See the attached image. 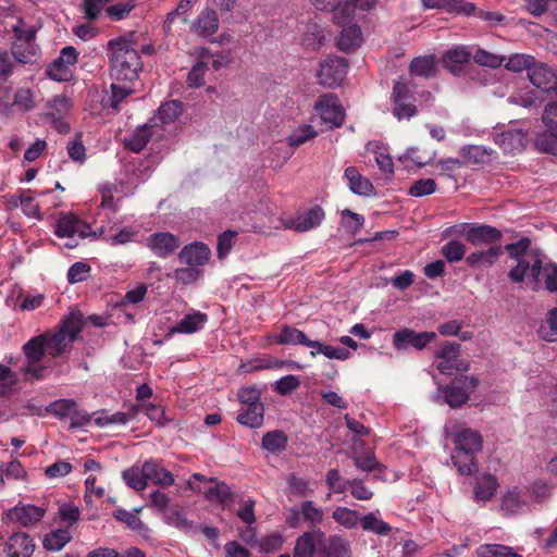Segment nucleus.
Segmentation results:
<instances>
[{
    "instance_id": "nucleus-1",
    "label": "nucleus",
    "mask_w": 557,
    "mask_h": 557,
    "mask_svg": "<svg viewBox=\"0 0 557 557\" xmlns=\"http://www.w3.org/2000/svg\"><path fill=\"white\" fill-rule=\"evenodd\" d=\"M107 49L112 83L111 92L102 102L104 107L117 111L122 101L134 92L133 85L143 69V62L136 47L126 37L109 40Z\"/></svg>"
},
{
    "instance_id": "nucleus-2",
    "label": "nucleus",
    "mask_w": 557,
    "mask_h": 557,
    "mask_svg": "<svg viewBox=\"0 0 557 557\" xmlns=\"http://www.w3.org/2000/svg\"><path fill=\"white\" fill-rule=\"evenodd\" d=\"M72 344L71 337L59 330L50 335L40 334L32 337L22 347L25 361L20 371L24 379L29 382L45 380L49 369L44 362L46 352L51 357H60L71 349Z\"/></svg>"
},
{
    "instance_id": "nucleus-3",
    "label": "nucleus",
    "mask_w": 557,
    "mask_h": 557,
    "mask_svg": "<svg viewBox=\"0 0 557 557\" xmlns=\"http://www.w3.org/2000/svg\"><path fill=\"white\" fill-rule=\"evenodd\" d=\"M445 433L454 444L450 459L460 475H472L479 469L478 454L482 450L483 437L476 430L456 423L445 425Z\"/></svg>"
},
{
    "instance_id": "nucleus-4",
    "label": "nucleus",
    "mask_w": 557,
    "mask_h": 557,
    "mask_svg": "<svg viewBox=\"0 0 557 557\" xmlns=\"http://www.w3.org/2000/svg\"><path fill=\"white\" fill-rule=\"evenodd\" d=\"M531 240L527 237L517 243L508 244L506 251L517 263L508 273V277L513 283H521L524 278L531 283L533 290L541 287L540 280V253L529 250Z\"/></svg>"
},
{
    "instance_id": "nucleus-5",
    "label": "nucleus",
    "mask_w": 557,
    "mask_h": 557,
    "mask_svg": "<svg viewBox=\"0 0 557 557\" xmlns=\"http://www.w3.org/2000/svg\"><path fill=\"white\" fill-rule=\"evenodd\" d=\"M348 64L344 58L330 57L320 63L318 83L324 87L338 86L347 74Z\"/></svg>"
},
{
    "instance_id": "nucleus-6",
    "label": "nucleus",
    "mask_w": 557,
    "mask_h": 557,
    "mask_svg": "<svg viewBox=\"0 0 557 557\" xmlns=\"http://www.w3.org/2000/svg\"><path fill=\"white\" fill-rule=\"evenodd\" d=\"M478 385V380L470 376L456 377L449 385L441 388L445 401L451 407L466 404Z\"/></svg>"
},
{
    "instance_id": "nucleus-7",
    "label": "nucleus",
    "mask_w": 557,
    "mask_h": 557,
    "mask_svg": "<svg viewBox=\"0 0 557 557\" xmlns=\"http://www.w3.org/2000/svg\"><path fill=\"white\" fill-rule=\"evenodd\" d=\"M335 22L343 28L337 46L344 52L354 51L362 42V33L357 24L351 23L352 15L337 13L334 15Z\"/></svg>"
},
{
    "instance_id": "nucleus-8",
    "label": "nucleus",
    "mask_w": 557,
    "mask_h": 557,
    "mask_svg": "<svg viewBox=\"0 0 557 557\" xmlns=\"http://www.w3.org/2000/svg\"><path fill=\"white\" fill-rule=\"evenodd\" d=\"M436 333L434 332H416L412 329L404 327L393 334V346L396 350H408L410 347L422 350L434 341Z\"/></svg>"
},
{
    "instance_id": "nucleus-9",
    "label": "nucleus",
    "mask_w": 557,
    "mask_h": 557,
    "mask_svg": "<svg viewBox=\"0 0 557 557\" xmlns=\"http://www.w3.org/2000/svg\"><path fill=\"white\" fill-rule=\"evenodd\" d=\"M54 233L58 237L69 239L65 243L67 248H74L78 245L76 237L85 238L88 236L89 225L73 215H63L57 221Z\"/></svg>"
},
{
    "instance_id": "nucleus-10",
    "label": "nucleus",
    "mask_w": 557,
    "mask_h": 557,
    "mask_svg": "<svg viewBox=\"0 0 557 557\" xmlns=\"http://www.w3.org/2000/svg\"><path fill=\"white\" fill-rule=\"evenodd\" d=\"M314 109L321 120L332 126L338 127L343 124L345 113L338 98L333 94H326L319 98Z\"/></svg>"
},
{
    "instance_id": "nucleus-11",
    "label": "nucleus",
    "mask_w": 557,
    "mask_h": 557,
    "mask_svg": "<svg viewBox=\"0 0 557 557\" xmlns=\"http://www.w3.org/2000/svg\"><path fill=\"white\" fill-rule=\"evenodd\" d=\"M325 213L321 207L314 206L302 212H298L295 216L283 220L285 228L297 232H307L318 227L324 220Z\"/></svg>"
},
{
    "instance_id": "nucleus-12",
    "label": "nucleus",
    "mask_w": 557,
    "mask_h": 557,
    "mask_svg": "<svg viewBox=\"0 0 557 557\" xmlns=\"http://www.w3.org/2000/svg\"><path fill=\"white\" fill-rule=\"evenodd\" d=\"M78 53L72 46L64 47L60 55L48 66L47 75L57 82H66L72 73L71 65L77 62Z\"/></svg>"
},
{
    "instance_id": "nucleus-13",
    "label": "nucleus",
    "mask_w": 557,
    "mask_h": 557,
    "mask_svg": "<svg viewBox=\"0 0 557 557\" xmlns=\"http://www.w3.org/2000/svg\"><path fill=\"white\" fill-rule=\"evenodd\" d=\"M494 141L505 153L516 154L524 149L528 134L521 128H508L496 134Z\"/></svg>"
},
{
    "instance_id": "nucleus-14",
    "label": "nucleus",
    "mask_w": 557,
    "mask_h": 557,
    "mask_svg": "<svg viewBox=\"0 0 557 557\" xmlns=\"http://www.w3.org/2000/svg\"><path fill=\"white\" fill-rule=\"evenodd\" d=\"M318 557H352L350 542L342 535L332 534L320 543Z\"/></svg>"
},
{
    "instance_id": "nucleus-15",
    "label": "nucleus",
    "mask_w": 557,
    "mask_h": 557,
    "mask_svg": "<svg viewBox=\"0 0 557 557\" xmlns=\"http://www.w3.org/2000/svg\"><path fill=\"white\" fill-rule=\"evenodd\" d=\"M34 550V541L25 532L13 533L5 542L3 549L8 557H30Z\"/></svg>"
},
{
    "instance_id": "nucleus-16",
    "label": "nucleus",
    "mask_w": 557,
    "mask_h": 557,
    "mask_svg": "<svg viewBox=\"0 0 557 557\" xmlns=\"http://www.w3.org/2000/svg\"><path fill=\"white\" fill-rule=\"evenodd\" d=\"M44 515L45 509L34 505H16L7 511V518L22 527H30L37 523Z\"/></svg>"
},
{
    "instance_id": "nucleus-17",
    "label": "nucleus",
    "mask_w": 557,
    "mask_h": 557,
    "mask_svg": "<svg viewBox=\"0 0 557 557\" xmlns=\"http://www.w3.org/2000/svg\"><path fill=\"white\" fill-rule=\"evenodd\" d=\"M219 17L213 9H203L195 18L190 26V30L201 38L213 36L219 29Z\"/></svg>"
},
{
    "instance_id": "nucleus-18",
    "label": "nucleus",
    "mask_w": 557,
    "mask_h": 557,
    "mask_svg": "<svg viewBox=\"0 0 557 557\" xmlns=\"http://www.w3.org/2000/svg\"><path fill=\"white\" fill-rule=\"evenodd\" d=\"M180 244L177 236L166 232L153 233L147 242L148 247L160 258L171 256L180 247Z\"/></svg>"
},
{
    "instance_id": "nucleus-19",
    "label": "nucleus",
    "mask_w": 557,
    "mask_h": 557,
    "mask_svg": "<svg viewBox=\"0 0 557 557\" xmlns=\"http://www.w3.org/2000/svg\"><path fill=\"white\" fill-rule=\"evenodd\" d=\"M143 472L147 482L150 481L162 487H170L175 483L174 475L158 459L150 458L146 460L143 463Z\"/></svg>"
},
{
    "instance_id": "nucleus-20",
    "label": "nucleus",
    "mask_w": 557,
    "mask_h": 557,
    "mask_svg": "<svg viewBox=\"0 0 557 557\" xmlns=\"http://www.w3.org/2000/svg\"><path fill=\"white\" fill-rule=\"evenodd\" d=\"M325 534L320 528L302 533L296 540L294 557H312L317 552V546L320 547V543H322Z\"/></svg>"
},
{
    "instance_id": "nucleus-21",
    "label": "nucleus",
    "mask_w": 557,
    "mask_h": 557,
    "mask_svg": "<svg viewBox=\"0 0 557 557\" xmlns=\"http://www.w3.org/2000/svg\"><path fill=\"white\" fill-rule=\"evenodd\" d=\"M502 239V232L487 224L471 223L468 232V243L473 246L492 245Z\"/></svg>"
},
{
    "instance_id": "nucleus-22",
    "label": "nucleus",
    "mask_w": 557,
    "mask_h": 557,
    "mask_svg": "<svg viewBox=\"0 0 557 557\" xmlns=\"http://www.w3.org/2000/svg\"><path fill=\"white\" fill-rule=\"evenodd\" d=\"M211 256V250L206 244L191 243L183 247L178 253V259L182 263L191 267H199L206 264Z\"/></svg>"
},
{
    "instance_id": "nucleus-23",
    "label": "nucleus",
    "mask_w": 557,
    "mask_h": 557,
    "mask_svg": "<svg viewBox=\"0 0 557 557\" xmlns=\"http://www.w3.org/2000/svg\"><path fill=\"white\" fill-rule=\"evenodd\" d=\"M345 177L348 181L349 189L357 195L370 197L375 195L373 184L367 177L362 176L357 168L348 166L345 170Z\"/></svg>"
},
{
    "instance_id": "nucleus-24",
    "label": "nucleus",
    "mask_w": 557,
    "mask_h": 557,
    "mask_svg": "<svg viewBox=\"0 0 557 557\" xmlns=\"http://www.w3.org/2000/svg\"><path fill=\"white\" fill-rule=\"evenodd\" d=\"M498 487L497 479L490 473H483L475 478L473 493L476 502L490 500Z\"/></svg>"
},
{
    "instance_id": "nucleus-25",
    "label": "nucleus",
    "mask_w": 557,
    "mask_h": 557,
    "mask_svg": "<svg viewBox=\"0 0 557 557\" xmlns=\"http://www.w3.org/2000/svg\"><path fill=\"white\" fill-rule=\"evenodd\" d=\"M500 246H491L486 250H478L466 258V262L471 268H488L496 262L502 255Z\"/></svg>"
},
{
    "instance_id": "nucleus-26",
    "label": "nucleus",
    "mask_w": 557,
    "mask_h": 557,
    "mask_svg": "<svg viewBox=\"0 0 557 557\" xmlns=\"http://www.w3.org/2000/svg\"><path fill=\"white\" fill-rule=\"evenodd\" d=\"M208 321V315L200 311H193L186 314L172 329V332L181 334H193L200 331Z\"/></svg>"
},
{
    "instance_id": "nucleus-27",
    "label": "nucleus",
    "mask_w": 557,
    "mask_h": 557,
    "mask_svg": "<svg viewBox=\"0 0 557 557\" xmlns=\"http://www.w3.org/2000/svg\"><path fill=\"white\" fill-rule=\"evenodd\" d=\"M39 47L36 41L13 42L11 53L21 64L35 63L39 57Z\"/></svg>"
},
{
    "instance_id": "nucleus-28",
    "label": "nucleus",
    "mask_w": 557,
    "mask_h": 557,
    "mask_svg": "<svg viewBox=\"0 0 557 557\" xmlns=\"http://www.w3.org/2000/svg\"><path fill=\"white\" fill-rule=\"evenodd\" d=\"M471 57L472 53L467 47H456L444 54L443 62L446 69L457 74L461 71L462 65L469 62Z\"/></svg>"
},
{
    "instance_id": "nucleus-29",
    "label": "nucleus",
    "mask_w": 557,
    "mask_h": 557,
    "mask_svg": "<svg viewBox=\"0 0 557 557\" xmlns=\"http://www.w3.org/2000/svg\"><path fill=\"white\" fill-rule=\"evenodd\" d=\"M264 407L263 404H257L253 406H242L237 416V421L252 429L260 428L263 423Z\"/></svg>"
},
{
    "instance_id": "nucleus-30",
    "label": "nucleus",
    "mask_w": 557,
    "mask_h": 557,
    "mask_svg": "<svg viewBox=\"0 0 557 557\" xmlns=\"http://www.w3.org/2000/svg\"><path fill=\"white\" fill-rule=\"evenodd\" d=\"M154 125L145 124L138 126L128 137L125 138V147L134 152H140L149 143Z\"/></svg>"
},
{
    "instance_id": "nucleus-31",
    "label": "nucleus",
    "mask_w": 557,
    "mask_h": 557,
    "mask_svg": "<svg viewBox=\"0 0 557 557\" xmlns=\"http://www.w3.org/2000/svg\"><path fill=\"white\" fill-rule=\"evenodd\" d=\"M183 112V104L178 100H171L161 104L157 111V114L151 119L152 125L157 126V121L162 124L171 123L175 121Z\"/></svg>"
},
{
    "instance_id": "nucleus-32",
    "label": "nucleus",
    "mask_w": 557,
    "mask_h": 557,
    "mask_svg": "<svg viewBox=\"0 0 557 557\" xmlns=\"http://www.w3.org/2000/svg\"><path fill=\"white\" fill-rule=\"evenodd\" d=\"M332 518L341 527L351 530L360 524L362 516L348 507L338 506L333 510Z\"/></svg>"
},
{
    "instance_id": "nucleus-33",
    "label": "nucleus",
    "mask_w": 557,
    "mask_h": 557,
    "mask_svg": "<svg viewBox=\"0 0 557 557\" xmlns=\"http://www.w3.org/2000/svg\"><path fill=\"white\" fill-rule=\"evenodd\" d=\"M286 445L287 436L281 430L267 432L261 442L262 448L271 454L283 451L286 448Z\"/></svg>"
},
{
    "instance_id": "nucleus-34",
    "label": "nucleus",
    "mask_w": 557,
    "mask_h": 557,
    "mask_svg": "<svg viewBox=\"0 0 557 557\" xmlns=\"http://www.w3.org/2000/svg\"><path fill=\"white\" fill-rule=\"evenodd\" d=\"M71 540L72 535L67 529H57L46 534L42 545L47 550L58 552Z\"/></svg>"
},
{
    "instance_id": "nucleus-35",
    "label": "nucleus",
    "mask_w": 557,
    "mask_h": 557,
    "mask_svg": "<svg viewBox=\"0 0 557 557\" xmlns=\"http://www.w3.org/2000/svg\"><path fill=\"white\" fill-rule=\"evenodd\" d=\"M460 156L467 163L483 164L490 160L491 151L484 146L467 145L460 149Z\"/></svg>"
},
{
    "instance_id": "nucleus-36",
    "label": "nucleus",
    "mask_w": 557,
    "mask_h": 557,
    "mask_svg": "<svg viewBox=\"0 0 557 557\" xmlns=\"http://www.w3.org/2000/svg\"><path fill=\"white\" fill-rule=\"evenodd\" d=\"M362 530L376 535H388L392 527L383 521L375 512H369L361 518Z\"/></svg>"
},
{
    "instance_id": "nucleus-37",
    "label": "nucleus",
    "mask_w": 557,
    "mask_h": 557,
    "mask_svg": "<svg viewBox=\"0 0 557 557\" xmlns=\"http://www.w3.org/2000/svg\"><path fill=\"white\" fill-rule=\"evenodd\" d=\"M410 73L416 76L430 78L436 73V64L433 57H419L411 61Z\"/></svg>"
},
{
    "instance_id": "nucleus-38",
    "label": "nucleus",
    "mask_w": 557,
    "mask_h": 557,
    "mask_svg": "<svg viewBox=\"0 0 557 557\" xmlns=\"http://www.w3.org/2000/svg\"><path fill=\"white\" fill-rule=\"evenodd\" d=\"M300 512L305 522L317 530L323 521L324 512L317 507L312 500H305L300 504Z\"/></svg>"
},
{
    "instance_id": "nucleus-39",
    "label": "nucleus",
    "mask_w": 557,
    "mask_h": 557,
    "mask_svg": "<svg viewBox=\"0 0 557 557\" xmlns=\"http://www.w3.org/2000/svg\"><path fill=\"white\" fill-rule=\"evenodd\" d=\"M478 557H522L512 547L502 544H482L476 548Z\"/></svg>"
},
{
    "instance_id": "nucleus-40",
    "label": "nucleus",
    "mask_w": 557,
    "mask_h": 557,
    "mask_svg": "<svg viewBox=\"0 0 557 557\" xmlns=\"http://www.w3.org/2000/svg\"><path fill=\"white\" fill-rule=\"evenodd\" d=\"M308 336L300 330L284 325L281 329L280 334L276 336V342L281 345H302L307 341Z\"/></svg>"
},
{
    "instance_id": "nucleus-41",
    "label": "nucleus",
    "mask_w": 557,
    "mask_h": 557,
    "mask_svg": "<svg viewBox=\"0 0 557 557\" xmlns=\"http://www.w3.org/2000/svg\"><path fill=\"white\" fill-rule=\"evenodd\" d=\"M540 280L541 283L544 281L545 288L550 293H557V264L548 262L543 264V260L540 257ZM542 286L539 288L541 289Z\"/></svg>"
},
{
    "instance_id": "nucleus-42",
    "label": "nucleus",
    "mask_w": 557,
    "mask_h": 557,
    "mask_svg": "<svg viewBox=\"0 0 557 557\" xmlns=\"http://www.w3.org/2000/svg\"><path fill=\"white\" fill-rule=\"evenodd\" d=\"M71 108L70 99L65 96L54 97L48 104L46 119L48 121L63 119Z\"/></svg>"
},
{
    "instance_id": "nucleus-43",
    "label": "nucleus",
    "mask_w": 557,
    "mask_h": 557,
    "mask_svg": "<svg viewBox=\"0 0 557 557\" xmlns=\"http://www.w3.org/2000/svg\"><path fill=\"white\" fill-rule=\"evenodd\" d=\"M122 478L129 487L136 491H144L148 485L147 479L144 476L143 466H134L124 470Z\"/></svg>"
},
{
    "instance_id": "nucleus-44",
    "label": "nucleus",
    "mask_w": 557,
    "mask_h": 557,
    "mask_svg": "<svg viewBox=\"0 0 557 557\" xmlns=\"http://www.w3.org/2000/svg\"><path fill=\"white\" fill-rule=\"evenodd\" d=\"M84 325L83 317L78 312H71L62 322L60 332H63L64 335H69L71 341L74 342L82 331Z\"/></svg>"
},
{
    "instance_id": "nucleus-45",
    "label": "nucleus",
    "mask_w": 557,
    "mask_h": 557,
    "mask_svg": "<svg viewBox=\"0 0 557 557\" xmlns=\"http://www.w3.org/2000/svg\"><path fill=\"white\" fill-rule=\"evenodd\" d=\"M18 383L17 374L9 367L0 364V397L11 394Z\"/></svg>"
},
{
    "instance_id": "nucleus-46",
    "label": "nucleus",
    "mask_w": 557,
    "mask_h": 557,
    "mask_svg": "<svg viewBox=\"0 0 557 557\" xmlns=\"http://www.w3.org/2000/svg\"><path fill=\"white\" fill-rule=\"evenodd\" d=\"M466 252V245L458 240H450L442 247V255L451 263L462 260Z\"/></svg>"
},
{
    "instance_id": "nucleus-47",
    "label": "nucleus",
    "mask_w": 557,
    "mask_h": 557,
    "mask_svg": "<svg viewBox=\"0 0 557 557\" xmlns=\"http://www.w3.org/2000/svg\"><path fill=\"white\" fill-rule=\"evenodd\" d=\"M534 63V57L524 53H517L508 59L505 66L507 70L512 72H521L523 70L529 72V69H532Z\"/></svg>"
},
{
    "instance_id": "nucleus-48",
    "label": "nucleus",
    "mask_w": 557,
    "mask_h": 557,
    "mask_svg": "<svg viewBox=\"0 0 557 557\" xmlns=\"http://www.w3.org/2000/svg\"><path fill=\"white\" fill-rule=\"evenodd\" d=\"M209 500H215L221 504H225L233 498V492L231 487L224 482H215V485L209 487L206 493Z\"/></svg>"
},
{
    "instance_id": "nucleus-49",
    "label": "nucleus",
    "mask_w": 557,
    "mask_h": 557,
    "mask_svg": "<svg viewBox=\"0 0 557 557\" xmlns=\"http://www.w3.org/2000/svg\"><path fill=\"white\" fill-rule=\"evenodd\" d=\"M472 58L476 64L492 69L499 67L505 61L504 57L488 52L484 49H476L474 54H472Z\"/></svg>"
},
{
    "instance_id": "nucleus-50",
    "label": "nucleus",
    "mask_w": 557,
    "mask_h": 557,
    "mask_svg": "<svg viewBox=\"0 0 557 557\" xmlns=\"http://www.w3.org/2000/svg\"><path fill=\"white\" fill-rule=\"evenodd\" d=\"M190 9L184 4L182 1L176 5L174 10L169 12L163 22V30L166 34H171L173 29V24L176 18H181V21L186 24L187 23V13Z\"/></svg>"
},
{
    "instance_id": "nucleus-51",
    "label": "nucleus",
    "mask_w": 557,
    "mask_h": 557,
    "mask_svg": "<svg viewBox=\"0 0 557 557\" xmlns=\"http://www.w3.org/2000/svg\"><path fill=\"white\" fill-rule=\"evenodd\" d=\"M21 208L23 212L29 216L37 220H41L42 215L40 213V207L38 202H35L34 191L30 189L23 190V199L21 202Z\"/></svg>"
},
{
    "instance_id": "nucleus-52",
    "label": "nucleus",
    "mask_w": 557,
    "mask_h": 557,
    "mask_svg": "<svg viewBox=\"0 0 557 557\" xmlns=\"http://www.w3.org/2000/svg\"><path fill=\"white\" fill-rule=\"evenodd\" d=\"M288 491L293 495L308 496L312 493L309 482L294 473L288 474L287 479Z\"/></svg>"
},
{
    "instance_id": "nucleus-53",
    "label": "nucleus",
    "mask_w": 557,
    "mask_h": 557,
    "mask_svg": "<svg viewBox=\"0 0 557 557\" xmlns=\"http://www.w3.org/2000/svg\"><path fill=\"white\" fill-rule=\"evenodd\" d=\"M140 509L135 511H127L125 509H116L114 517L116 520L127 524L131 529L141 531L145 529V523L138 518Z\"/></svg>"
},
{
    "instance_id": "nucleus-54",
    "label": "nucleus",
    "mask_w": 557,
    "mask_h": 557,
    "mask_svg": "<svg viewBox=\"0 0 557 557\" xmlns=\"http://www.w3.org/2000/svg\"><path fill=\"white\" fill-rule=\"evenodd\" d=\"M317 134V131H314L310 125H301L288 136V145L292 147H298L314 138Z\"/></svg>"
},
{
    "instance_id": "nucleus-55",
    "label": "nucleus",
    "mask_w": 557,
    "mask_h": 557,
    "mask_svg": "<svg viewBox=\"0 0 557 557\" xmlns=\"http://www.w3.org/2000/svg\"><path fill=\"white\" fill-rule=\"evenodd\" d=\"M554 132H545L536 137L535 146L540 151L557 156V135Z\"/></svg>"
},
{
    "instance_id": "nucleus-56",
    "label": "nucleus",
    "mask_w": 557,
    "mask_h": 557,
    "mask_svg": "<svg viewBox=\"0 0 557 557\" xmlns=\"http://www.w3.org/2000/svg\"><path fill=\"white\" fill-rule=\"evenodd\" d=\"M110 0H84L81 4L82 12L89 21H95L99 17L102 10L107 9Z\"/></svg>"
},
{
    "instance_id": "nucleus-57",
    "label": "nucleus",
    "mask_w": 557,
    "mask_h": 557,
    "mask_svg": "<svg viewBox=\"0 0 557 557\" xmlns=\"http://www.w3.org/2000/svg\"><path fill=\"white\" fill-rule=\"evenodd\" d=\"M540 335L547 342L557 341V308L549 311L546 323L540 327Z\"/></svg>"
},
{
    "instance_id": "nucleus-58",
    "label": "nucleus",
    "mask_w": 557,
    "mask_h": 557,
    "mask_svg": "<svg viewBox=\"0 0 557 557\" xmlns=\"http://www.w3.org/2000/svg\"><path fill=\"white\" fill-rule=\"evenodd\" d=\"M75 410V401L73 399H59L51 403L47 407V411L55 417H70L71 411Z\"/></svg>"
},
{
    "instance_id": "nucleus-59",
    "label": "nucleus",
    "mask_w": 557,
    "mask_h": 557,
    "mask_svg": "<svg viewBox=\"0 0 557 557\" xmlns=\"http://www.w3.org/2000/svg\"><path fill=\"white\" fill-rule=\"evenodd\" d=\"M324 40V34L320 27L315 24L308 27V32L305 34L302 44L307 49L317 50Z\"/></svg>"
},
{
    "instance_id": "nucleus-60",
    "label": "nucleus",
    "mask_w": 557,
    "mask_h": 557,
    "mask_svg": "<svg viewBox=\"0 0 557 557\" xmlns=\"http://www.w3.org/2000/svg\"><path fill=\"white\" fill-rule=\"evenodd\" d=\"M436 189V183L433 178H421L416 181L409 188V195L422 197L431 195Z\"/></svg>"
},
{
    "instance_id": "nucleus-61",
    "label": "nucleus",
    "mask_w": 557,
    "mask_h": 557,
    "mask_svg": "<svg viewBox=\"0 0 557 557\" xmlns=\"http://www.w3.org/2000/svg\"><path fill=\"white\" fill-rule=\"evenodd\" d=\"M347 490L359 500H370L373 497V492L360 479L348 480Z\"/></svg>"
},
{
    "instance_id": "nucleus-62",
    "label": "nucleus",
    "mask_w": 557,
    "mask_h": 557,
    "mask_svg": "<svg viewBox=\"0 0 557 557\" xmlns=\"http://www.w3.org/2000/svg\"><path fill=\"white\" fill-rule=\"evenodd\" d=\"M90 265L85 262H75L67 271V280L70 283H79L89 276Z\"/></svg>"
},
{
    "instance_id": "nucleus-63",
    "label": "nucleus",
    "mask_w": 557,
    "mask_h": 557,
    "mask_svg": "<svg viewBox=\"0 0 557 557\" xmlns=\"http://www.w3.org/2000/svg\"><path fill=\"white\" fill-rule=\"evenodd\" d=\"M342 219L344 222V226L348 232L356 234L364 223V218L358 213H355L348 209L342 212Z\"/></svg>"
},
{
    "instance_id": "nucleus-64",
    "label": "nucleus",
    "mask_w": 557,
    "mask_h": 557,
    "mask_svg": "<svg viewBox=\"0 0 557 557\" xmlns=\"http://www.w3.org/2000/svg\"><path fill=\"white\" fill-rule=\"evenodd\" d=\"M13 104L21 111H28L34 108L33 94L28 88H20L15 91Z\"/></svg>"
}]
</instances>
